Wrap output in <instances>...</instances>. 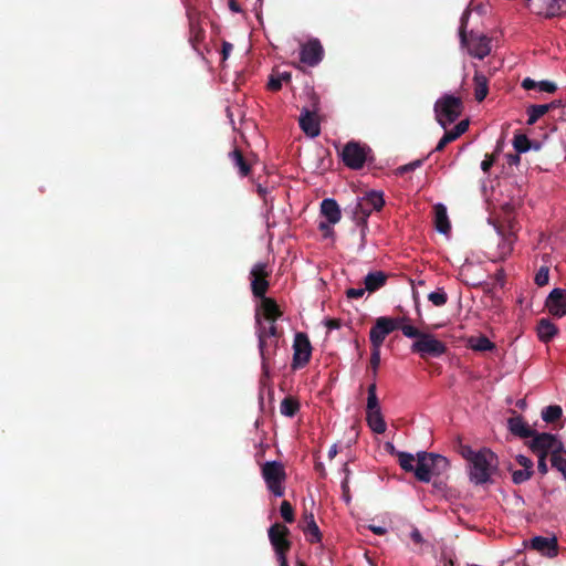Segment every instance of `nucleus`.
Returning <instances> with one entry per match:
<instances>
[{"mask_svg":"<svg viewBox=\"0 0 566 566\" xmlns=\"http://www.w3.org/2000/svg\"><path fill=\"white\" fill-rule=\"evenodd\" d=\"M450 468L449 460L437 453L419 452L417 453V463L415 476L418 481L429 483L431 478H439Z\"/></svg>","mask_w":566,"mask_h":566,"instance_id":"obj_1","label":"nucleus"},{"mask_svg":"<svg viewBox=\"0 0 566 566\" xmlns=\"http://www.w3.org/2000/svg\"><path fill=\"white\" fill-rule=\"evenodd\" d=\"M385 205L382 192L370 191L358 199L352 210V218L355 223L361 227V235L367 230V219L373 211H380Z\"/></svg>","mask_w":566,"mask_h":566,"instance_id":"obj_2","label":"nucleus"},{"mask_svg":"<svg viewBox=\"0 0 566 566\" xmlns=\"http://www.w3.org/2000/svg\"><path fill=\"white\" fill-rule=\"evenodd\" d=\"M436 120L442 128L454 123L463 112V102L460 97L451 94H444L434 103Z\"/></svg>","mask_w":566,"mask_h":566,"instance_id":"obj_3","label":"nucleus"},{"mask_svg":"<svg viewBox=\"0 0 566 566\" xmlns=\"http://www.w3.org/2000/svg\"><path fill=\"white\" fill-rule=\"evenodd\" d=\"M496 464V455L490 449H482L470 463V480L475 484H484L490 480L492 469Z\"/></svg>","mask_w":566,"mask_h":566,"instance_id":"obj_4","label":"nucleus"},{"mask_svg":"<svg viewBox=\"0 0 566 566\" xmlns=\"http://www.w3.org/2000/svg\"><path fill=\"white\" fill-rule=\"evenodd\" d=\"M262 476L268 489L275 496L284 495L283 482L286 479L284 465L279 461H269L262 465Z\"/></svg>","mask_w":566,"mask_h":566,"instance_id":"obj_5","label":"nucleus"},{"mask_svg":"<svg viewBox=\"0 0 566 566\" xmlns=\"http://www.w3.org/2000/svg\"><path fill=\"white\" fill-rule=\"evenodd\" d=\"M370 151L368 146L350 140L343 147L340 157L346 167L358 170L364 167Z\"/></svg>","mask_w":566,"mask_h":566,"instance_id":"obj_6","label":"nucleus"},{"mask_svg":"<svg viewBox=\"0 0 566 566\" xmlns=\"http://www.w3.org/2000/svg\"><path fill=\"white\" fill-rule=\"evenodd\" d=\"M411 352L418 354L421 358L440 357L447 352L443 342L436 338L430 333H422L421 336L411 345Z\"/></svg>","mask_w":566,"mask_h":566,"instance_id":"obj_7","label":"nucleus"},{"mask_svg":"<svg viewBox=\"0 0 566 566\" xmlns=\"http://www.w3.org/2000/svg\"><path fill=\"white\" fill-rule=\"evenodd\" d=\"M528 449L535 455H545L553 454V452L562 450L564 446L562 441L557 439V437L553 433L548 432H537L531 437V441L527 443Z\"/></svg>","mask_w":566,"mask_h":566,"instance_id":"obj_8","label":"nucleus"},{"mask_svg":"<svg viewBox=\"0 0 566 566\" xmlns=\"http://www.w3.org/2000/svg\"><path fill=\"white\" fill-rule=\"evenodd\" d=\"M461 43L467 46L470 55L483 60L491 52V39L486 35L470 33L468 38L464 28L460 30Z\"/></svg>","mask_w":566,"mask_h":566,"instance_id":"obj_9","label":"nucleus"},{"mask_svg":"<svg viewBox=\"0 0 566 566\" xmlns=\"http://www.w3.org/2000/svg\"><path fill=\"white\" fill-rule=\"evenodd\" d=\"M293 350L292 368L295 370L305 367L312 356V345L307 334L303 332L295 334Z\"/></svg>","mask_w":566,"mask_h":566,"instance_id":"obj_10","label":"nucleus"},{"mask_svg":"<svg viewBox=\"0 0 566 566\" xmlns=\"http://www.w3.org/2000/svg\"><path fill=\"white\" fill-rule=\"evenodd\" d=\"M270 271H268V264L263 262H259L253 265L250 271V280H251V292L252 295L256 298L265 297L266 292L269 290L270 283L268 281L270 276Z\"/></svg>","mask_w":566,"mask_h":566,"instance_id":"obj_11","label":"nucleus"},{"mask_svg":"<svg viewBox=\"0 0 566 566\" xmlns=\"http://www.w3.org/2000/svg\"><path fill=\"white\" fill-rule=\"evenodd\" d=\"M398 328V321L395 318L381 316L376 319L375 325L370 328L369 340L371 348L380 349L385 338L391 332Z\"/></svg>","mask_w":566,"mask_h":566,"instance_id":"obj_12","label":"nucleus"},{"mask_svg":"<svg viewBox=\"0 0 566 566\" xmlns=\"http://www.w3.org/2000/svg\"><path fill=\"white\" fill-rule=\"evenodd\" d=\"M270 543L274 553L289 552L292 542L289 539L290 530L281 523L273 524L268 531Z\"/></svg>","mask_w":566,"mask_h":566,"instance_id":"obj_13","label":"nucleus"},{"mask_svg":"<svg viewBox=\"0 0 566 566\" xmlns=\"http://www.w3.org/2000/svg\"><path fill=\"white\" fill-rule=\"evenodd\" d=\"M324 56V49L317 39L310 40L302 44L300 61L308 66H316Z\"/></svg>","mask_w":566,"mask_h":566,"instance_id":"obj_14","label":"nucleus"},{"mask_svg":"<svg viewBox=\"0 0 566 566\" xmlns=\"http://www.w3.org/2000/svg\"><path fill=\"white\" fill-rule=\"evenodd\" d=\"M321 213L324 216L327 220L326 222H319V230L321 231H329L331 224H336L340 218H342V211L336 202V200L332 198L324 199L321 202Z\"/></svg>","mask_w":566,"mask_h":566,"instance_id":"obj_15","label":"nucleus"},{"mask_svg":"<svg viewBox=\"0 0 566 566\" xmlns=\"http://www.w3.org/2000/svg\"><path fill=\"white\" fill-rule=\"evenodd\" d=\"M545 307L549 314L555 317H563L566 315V291L564 289L556 287L552 290L545 301Z\"/></svg>","mask_w":566,"mask_h":566,"instance_id":"obj_16","label":"nucleus"},{"mask_svg":"<svg viewBox=\"0 0 566 566\" xmlns=\"http://www.w3.org/2000/svg\"><path fill=\"white\" fill-rule=\"evenodd\" d=\"M259 342V352L262 359V371L269 375L270 361L276 355L279 338L261 339Z\"/></svg>","mask_w":566,"mask_h":566,"instance_id":"obj_17","label":"nucleus"},{"mask_svg":"<svg viewBox=\"0 0 566 566\" xmlns=\"http://www.w3.org/2000/svg\"><path fill=\"white\" fill-rule=\"evenodd\" d=\"M298 124L301 129L310 137H316L321 133L319 123L316 118V111L303 108L300 115Z\"/></svg>","mask_w":566,"mask_h":566,"instance_id":"obj_18","label":"nucleus"},{"mask_svg":"<svg viewBox=\"0 0 566 566\" xmlns=\"http://www.w3.org/2000/svg\"><path fill=\"white\" fill-rule=\"evenodd\" d=\"M531 548L552 558L558 554V543L556 537L535 536L531 539Z\"/></svg>","mask_w":566,"mask_h":566,"instance_id":"obj_19","label":"nucleus"},{"mask_svg":"<svg viewBox=\"0 0 566 566\" xmlns=\"http://www.w3.org/2000/svg\"><path fill=\"white\" fill-rule=\"evenodd\" d=\"M261 300V317L262 321H266L268 323H276V321L283 315L280 310L276 301L271 297H262Z\"/></svg>","mask_w":566,"mask_h":566,"instance_id":"obj_20","label":"nucleus"},{"mask_svg":"<svg viewBox=\"0 0 566 566\" xmlns=\"http://www.w3.org/2000/svg\"><path fill=\"white\" fill-rule=\"evenodd\" d=\"M255 329L258 340L281 337V332H279L276 323H269V325L264 324L260 310H256L255 312Z\"/></svg>","mask_w":566,"mask_h":566,"instance_id":"obj_21","label":"nucleus"},{"mask_svg":"<svg viewBox=\"0 0 566 566\" xmlns=\"http://www.w3.org/2000/svg\"><path fill=\"white\" fill-rule=\"evenodd\" d=\"M206 38V31L200 25L199 21L195 18H190L189 20V42L193 50L198 52L200 55H203V51L201 50V44L203 43Z\"/></svg>","mask_w":566,"mask_h":566,"instance_id":"obj_22","label":"nucleus"},{"mask_svg":"<svg viewBox=\"0 0 566 566\" xmlns=\"http://www.w3.org/2000/svg\"><path fill=\"white\" fill-rule=\"evenodd\" d=\"M507 427L512 434L518 438H531L535 434V429L531 428L527 422L524 421L522 416H514L509 418Z\"/></svg>","mask_w":566,"mask_h":566,"instance_id":"obj_23","label":"nucleus"},{"mask_svg":"<svg viewBox=\"0 0 566 566\" xmlns=\"http://www.w3.org/2000/svg\"><path fill=\"white\" fill-rule=\"evenodd\" d=\"M389 275L384 271L369 272L364 277L365 290L374 293L386 285Z\"/></svg>","mask_w":566,"mask_h":566,"instance_id":"obj_24","label":"nucleus"},{"mask_svg":"<svg viewBox=\"0 0 566 566\" xmlns=\"http://www.w3.org/2000/svg\"><path fill=\"white\" fill-rule=\"evenodd\" d=\"M536 332L541 342L548 343L557 335L558 328L548 318H541L537 323Z\"/></svg>","mask_w":566,"mask_h":566,"instance_id":"obj_25","label":"nucleus"},{"mask_svg":"<svg viewBox=\"0 0 566 566\" xmlns=\"http://www.w3.org/2000/svg\"><path fill=\"white\" fill-rule=\"evenodd\" d=\"M304 520L306 525L302 526V530L306 536V539L312 544L319 543L322 541V533L314 520V515L312 513L304 514Z\"/></svg>","mask_w":566,"mask_h":566,"instance_id":"obj_26","label":"nucleus"},{"mask_svg":"<svg viewBox=\"0 0 566 566\" xmlns=\"http://www.w3.org/2000/svg\"><path fill=\"white\" fill-rule=\"evenodd\" d=\"M434 226L436 229L443 234H448L451 230L447 208L442 203L434 206Z\"/></svg>","mask_w":566,"mask_h":566,"instance_id":"obj_27","label":"nucleus"},{"mask_svg":"<svg viewBox=\"0 0 566 566\" xmlns=\"http://www.w3.org/2000/svg\"><path fill=\"white\" fill-rule=\"evenodd\" d=\"M229 157L233 164V166L238 169V172L241 177L249 176L251 171V163L248 158H245L242 151L238 148H234Z\"/></svg>","mask_w":566,"mask_h":566,"instance_id":"obj_28","label":"nucleus"},{"mask_svg":"<svg viewBox=\"0 0 566 566\" xmlns=\"http://www.w3.org/2000/svg\"><path fill=\"white\" fill-rule=\"evenodd\" d=\"M467 345L469 348L475 352H491L495 349V344L492 343L485 335L469 337Z\"/></svg>","mask_w":566,"mask_h":566,"instance_id":"obj_29","label":"nucleus"},{"mask_svg":"<svg viewBox=\"0 0 566 566\" xmlns=\"http://www.w3.org/2000/svg\"><path fill=\"white\" fill-rule=\"evenodd\" d=\"M366 420H367L369 428L375 433L380 434L386 431L387 426H386V422L384 420V417H382L380 410L367 411Z\"/></svg>","mask_w":566,"mask_h":566,"instance_id":"obj_30","label":"nucleus"},{"mask_svg":"<svg viewBox=\"0 0 566 566\" xmlns=\"http://www.w3.org/2000/svg\"><path fill=\"white\" fill-rule=\"evenodd\" d=\"M292 74L287 71L284 72H273L268 82V90L272 92H277L282 88L283 83L291 82Z\"/></svg>","mask_w":566,"mask_h":566,"instance_id":"obj_31","label":"nucleus"},{"mask_svg":"<svg viewBox=\"0 0 566 566\" xmlns=\"http://www.w3.org/2000/svg\"><path fill=\"white\" fill-rule=\"evenodd\" d=\"M473 82H474V97L478 102H482L489 93L488 78L482 73L475 72Z\"/></svg>","mask_w":566,"mask_h":566,"instance_id":"obj_32","label":"nucleus"},{"mask_svg":"<svg viewBox=\"0 0 566 566\" xmlns=\"http://www.w3.org/2000/svg\"><path fill=\"white\" fill-rule=\"evenodd\" d=\"M542 419L549 424H555L563 417V409L558 405L545 407L541 412Z\"/></svg>","mask_w":566,"mask_h":566,"instance_id":"obj_33","label":"nucleus"},{"mask_svg":"<svg viewBox=\"0 0 566 566\" xmlns=\"http://www.w3.org/2000/svg\"><path fill=\"white\" fill-rule=\"evenodd\" d=\"M551 463L552 467L559 471L566 479V450L564 446L562 447V450H555V452H553L551 457Z\"/></svg>","mask_w":566,"mask_h":566,"instance_id":"obj_34","label":"nucleus"},{"mask_svg":"<svg viewBox=\"0 0 566 566\" xmlns=\"http://www.w3.org/2000/svg\"><path fill=\"white\" fill-rule=\"evenodd\" d=\"M548 113V107L545 104H533L526 108L528 116L527 124L534 125L542 116Z\"/></svg>","mask_w":566,"mask_h":566,"instance_id":"obj_35","label":"nucleus"},{"mask_svg":"<svg viewBox=\"0 0 566 566\" xmlns=\"http://www.w3.org/2000/svg\"><path fill=\"white\" fill-rule=\"evenodd\" d=\"M280 410L286 417H294L300 410V402L293 397H285L281 402Z\"/></svg>","mask_w":566,"mask_h":566,"instance_id":"obj_36","label":"nucleus"},{"mask_svg":"<svg viewBox=\"0 0 566 566\" xmlns=\"http://www.w3.org/2000/svg\"><path fill=\"white\" fill-rule=\"evenodd\" d=\"M396 454L398 457V462H399V465L401 467V469L406 472L415 473V470H416L415 457L411 453L402 452V451H398Z\"/></svg>","mask_w":566,"mask_h":566,"instance_id":"obj_37","label":"nucleus"},{"mask_svg":"<svg viewBox=\"0 0 566 566\" xmlns=\"http://www.w3.org/2000/svg\"><path fill=\"white\" fill-rule=\"evenodd\" d=\"M397 321H398V328L402 332V334L406 337L416 338V340H417L423 333L410 324H403L405 322L408 321V318H406V317L397 318Z\"/></svg>","mask_w":566,"mask_h":566,"instance_id":"obj_38","label":"nucleus"},{"mask_svg":"<svg viewBox=\"0 0 566 566\" xmlns=\"http://www.w3.org/2000/svg\"><path fill=\"white\" fill-rule=\"evenodd\" d=\"M376 390H377L376 382L373 381L368 386V389H367L368 397H367L366 412L367 411H374V410H380L379 401H378V398H377Z\"/></svg>","mask_w":566,"mask_h":566,"instance_id":"obj_39","label":"nucleus"},{"mask_svg":"<svg viewBox=\"0 0 566 566\" xmlns=\"http://www.w3.org/2000/svg\"><path fill=\"white\" fill-rule=\"evenodd\" d=\"M513 146H514L515 150L518 154H521V153H525L528 149H531L532 144L526 135L518 134V135L514 136Z\"/></svg>","mask_w":566,"mask_h":566,"instance_id":"obj_40","label":"nucleus"},{"mask_svg":"<svg viewBox=\"0 0 566 566\" xmlns=\"http://www.w3.org/2000/svg\"><path fill=\"white\" fill-rule=\"evenodd\" d=\"M428 300L434 306H443L448 302V294L443 289H438L437 291L429 293Z\"/></svg>","mask_w":566,"mask_h":566,"instance_id":"obj_41","label":"nucleus"},{"mask_svg":"<svg viewBox=\"0 0 566 566\" xmlns=\"http://www.w3.org/2000/svg\"><path fill=\"white\" fill-rule=\"evenodd\" d=\"M514 235L509 234L507 237L502 239V242L499 244L500 249V258L504 259L506 255L511 254L513 250Z\"/></svg>","mask_w":566,"mask_h":566,"instance_id":"obj_42","label":"nucleus"},{"mask_svg":"<svg viewBox=\"0 0 566 566\" xmlns=\"http://www.w3.org/2000/svg\"><path fill=\"white\" fill-rule=\"evenodd\" d=\"M280 513H281L282 518L286 523H293L294 522V520H295V517H294V509H293V506L291 505V503L289 501H283L281 503Z\"/></svg>","mask_w":566,"mask_h":566,"instance_id":"obj_43","label":"nucleus"},{"mask_svg":"<svg viewBox=\"0 0 566 566\" xmlns=\"http://www.w3.org/2000/svg\"><path fill=\"white\" fill-rule=\"evenodd\" d=\"M533 474H534V471H528L525 469L514 470V471H512V481L515 484H522V483L526 482L527 480H530L533 476Z\"/></svg>","mask_w":566,"mask_h":566,"instance_id":"obj_44","label":"nucleus"},{"mask_svg":"<svg viewBox=\"0 0 566 566\" xmlns=\"http://www.w3.org/2000/svg\"><path fill=\"white\" fill-rule=\"evenodd\" d=\"M535 283L538 286H545L549 281V269L548 266H541L534 277Z\"/></svg>","mask_w":566,"mask_h":566,"instance_id":"obj_45","label":"nucleus"},{"mask_svg":"<svg viewBox=\"0 0 566 566\" xmlns=\"http://www.w3.org/2000/svg\"><path fill=\"white\" fill-rule=\"evenodd\" d=\"M459 137L452 130H446V133L437 144L434 150L442 151L448 144L454 142Z\"/></svg>","mask_w":566,"mask_h":566,"instance_id":"obj_46","label":"nucleus"},{"mask_svg":"<svg viewBox=\"0 0 566 566\" xmlns=\"http://www.w3.org/2000/svg\"><path fill=\"white\" fill-rule=\"evenodd\" d=\"M370 368L373 369V378H376L377 369L380 365V349L371 348V355L369 360Z\"/></svg>","mask_w":566,"mask_h":566,"instance_id":"obj_47","label":"nucleus"},{"mask_svg":"<svg viewBox=\"0 0 566 566\" xmlns=\"http://www.w3.org/2000/svg\"><path fill=\"white\" fill-rule=\"evenodd\" d=\"M537 88L541 92L554 93L557 90V85L551 81L537 82Z\"/></svg>","mask_w":566,"mask_h":566,"instance_id":"obj_48","label":"nucleus"},{"mask_svg":"<svg viewBox=\"0 0 566 566\" xmlns=\"http://www.w3.org/2000/svg\"><path fill=\"white\" fill-rule=\"evenodd\" d=\"M496 160V155H489L486 154L484 159L482 160L481 163V169L486 174L490 171V169L492 168V166L494 165Z\"/></svg>","mask_w":566,"mask_h":566,"instance_id":"obj_49","label":"nucleus"},{"mask_svg":"<svg viewBox=\"0 0 566 566\" xmlns=\"http://www.w3.org/2000/svg\"><path fill=\"white\" fill-rule=\"evenodd\" d=\"M422 164H423V159H417L410 164L400 166L397 170L399 174H406V172L415 170L416 168L420 167Z\"/></svg>","mask_w":566,"mask_h":566,"instance_id":"obj_50","label":"nucleus"},{"mask_svg":"<svg viewBox=\"0 0 566 566\" xmlns=\"http://www.w3.org/2000/svg\"><path fill=\"white\" fill-rule=\"evenodd\" d=\"M516 462L521 467H523V469L528 470V471H534L533 470L534 463H533V461L530 458H527V457H525L523 454H518L516 457Z\"/></svg>","mask_w":566,"mask_h":566,"instance_id":"obj_51","label":"nucleus"},{"mask_svg":"<svg viewBox=\"0 0 566 566\" xmlns=\"http://www.w3.org/2000/svg\"><path fill=\"white\" fill-rule=\"evenodd\" d=\"M469 128V120L468 119H464V120H461L459 122L454 128H452L451 130L458 136L460 137L462 134H464Z\"/></svg>","mask_w":566,"mask_h":566,"instance_id":"obj_52","label":"nucleus"},{"mask_svg":"<svg viewBox=\"0 0 566 566\" xmlns=\"http://www.w3.org/2000/svg\"><path fill=\"white\" fill-rule=\"evenodd\" d=\"M461 455L467 459L470 463L474 460V455L478 452L473 451L469 446H461Z\"/></svg>","mask_w":566,"mask_h":566,"instance_id":"obj_53","label":"nucleus"},{"mask_svg":"<svg viewBox=\"0 0 566 566\" xmlns=\"http://www.w3.org/2000/svg\"><path fill=\"white\" fill-rule=\"evenodd\" d=\"M537 458H538L537 470L542 475H545L548 472V467H547V462H546L547 457L537 455Z\"/></svg>","mask_w":566,"mask_h":566,"instance_id":"obj_54","label":"nucleus"},{"mask_svg":"<svg viewBox=\"0 0 566 566\" xmlns=\"http://www.w3.org/2000/svg\"><path fill=\"white\" fill-rule=\"evenodd\" d=\"M365 292H367V291L365 290V287H364V289H353V287H352V289H348V290L346 291V296H347L348 298H359V297H363V295L365 294Z\"/></svg>","mask_w":566,"mask_h":566,"instance_id":"obj_55","label":"nucleus"},{"mask_svg":"<svg viewBox=\"0 0 566 566\" xmlns=\"http://www.w3.org/2000/svg\"><path fill=\"white\" fill-rule=\"evenodd\" d=\"M522 87H523L524 90H527V91H530V90H535V88H537V82H536V81H534V80H533V78H531V77H525V78L522 81Z\"/></svg>","mask_w":566,"mask_h":566,"instance_id":"obj_56","label":"nucleus"},{"mask_svg":"<svg viewBox=\"0 0 566 566\" xmlns=\"http://www.w3.org/2000/svg\"><path fill=\"white\" fill-rule=\"evenodd\" d=\"M342 491L344 500L348 503L350 501V494L347 476H345V479L342 482Z\"/></svg>","mask_w":566,"mask_h":566,"instance_id":"obj_57","label":"nucleus"},{"mask_svg":"<svg viewBox=\"0 0 566 566\" xmlns=\"http://www.w3.org/2000/svg\"><path fill=\"white\" fill-rule=\"evenodd\" d=\"M410 538L416 544H422L423 543V537H422V535H421V533L419 532L418 528H413L412 530V532L410 533Z\"/></svg>","mask_w":566,"mask_h":566,"instance_id":"obj_58","label":"nucleus"},{"mask_svg":"<svg viewBox=\"0 0 566 566\" xmlns=\"http://www.w3.org/2000/svg\"><path fill=\"white\" fill-rule=\"evenodd\" d=\"M232 49H233V45L231 43L226 42V41L222 43V52L221 53H222L223 60L228 59Z\"/></svg>","mask_w":566,"mask_h":566,"instance_id":"obj_59","label":"nucleus"},{"mask_svg":"<svg viewBox=\"0 0 566 566\" xmlns=\"http://www.w3.org/2000/svg\"><path fill=\"white\" fill-rule=\"evenodd\" d=\"M287 553L289 552L275 553L276 559H277L280 566H289L287 558H286Z\"/></svg>","mask_w":566,"mask_h":566,"instance_id":"obj_60","label":"nucleus"},{"mask_svg":"<svg viewBox=\"0 0 566 566\" xmlns=\"http://www.w3.org/2000/svg\"><path fill=\"white\" fill-rule=\"evenodd\" d=\"M326 327L328 329H337L340 327V321L336 318H331L326 321Z\"/></svg>","mask_w":566,"mask_h":566,"instance_id":"obj_61","label":"nucleus"},{"mask_svg":"<svg viewBox=\"0 0 566 566\" xmlns=\"http://www.w3.org/2000/svg\"><path fill=\"white\" fill-rule=\"evenodd\" d=\"M229 8L232 12H241L242 9L238 2V0H229Z\"/></svg>","mask_w":566,"mask_h":566,"instance_id":"obj_62","label":"nucleus"},{"mask_svg":"<svg viewBox=\"0 0 566 566\" xmlns=\"http://www.w3.org/2000/svg\"><path fill=\"white\" fill-rule=\"evenodd\" d=\"M545 105L548 107V112H549L551 109L559 107L562 105V101L560 99H555V101H553L551 103H547Z\"/></svg>","mask_w":566,"mask_h":566,"instance_id":"obj_63","label":"nucleus"},{"mask_svg":"<svg viewBox=\"0 0 566 566\" xmlns=\"http://www.w3.org/2000/svg\"><path fill=\"white\" fill-rule=\"evenodd\" d=\"M518 163H520V155H518V153L515 154V155H510L509 156V164L510 165H513V164L516 165Z\"/></svg>","mask_w":566,"mask_h":566,"instance_id":"obj_64","label":"nucleus"}]
</instances>
